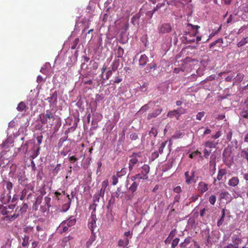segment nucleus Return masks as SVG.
Listing matches in <instances>:
<instances>
[{"label":"nucleus","mask_w":248,"mask_h":248,"mask_svg":"<svg viewBox=\"0 0 248 248\" xmlns=\"http://www.w3.org/2000/svg\"><path fill=\"white\" fill-rule=\"evenodd\" d=\"M16 206V204H10L6 205L3 204L0 205V214L5 216L1 218L3 221L9 223L14 220L7 219L6 218L8 217L12 216V215L14 214L15 211Z\"/></svg>","instance_id":"obj_1"},{"label":"nucleus","mask_w":248,"mask_h":248,"mask_svg":"<svg viewBox=\"0 0 248 248\" xmlns=\"http://www.w3.org/2000/svg\"><path fill=\"white\" fill-rule=\"evenodd\" d=\"M55 112L50 109H47L45 113L41 114L39 115L40 121L42 124H45L47 123H53L55 119Z\"/></svg>","instance_id":"obj_2"},{"label":"nucleus","mask_w":248,"mask_h":248,"mask_svg":"<svg viewBox=\"0 0 248 248\" xmlns=\"http://www.w3.org/2000/svg\"><path fill=\"white\" fill-rule=\"evenodd\" d=\"M28 208V206L27 203H23L20 206H18L16 208L15 211L14 213V214L12 215V216L7 217L6 219L9 220L11 219V220H15L19 216L26 213Z\"/></svg>","instance_id":"obj_3"},{"label":"nucleus","mask_w":248,"mask_h":248,"mask_svg":"<svg viewBox=\"0 0 248 248\" xmlns=\"http://www.w3.org/2000/svg\"><path fill=\"white\" fill-rule=\"evenodd\" d=\"M188 26H190L193 30V35L192 36H191L190 35L188 36V33L186 32L185 35H186V36L185 37V39L187 43L194 42L195 40V36L198 33V30L200 28V26L198 25H193L190 24H189Z\"/></svg>","instance_id":"obj_4"},{"label":"nucleus","mask_w":248,"mask_h":248,"mask_svg":"<svg viewBox=\"0 0 248 248\" xmlns=\"http://www.w3.org/2000/svg\"><path fill=\"white\" fill-rule=\"evenodd\" d=\"M141 155L140 153H133L131 156H130L131 159L129 162V169L130 170H131L136 165L138 161V157H140Z\"/></svg>","instance_id":"obj_5"},{"label":"nucleus","mask_w":248,"mask_h":248,"mask_svg":"<svg viewBox=\"0 0 248 248\" xmlns=\"http://www.w3.org/2000/svg\"><path fill=\"white\" fill-rule=\"evenodd\" d=\"M96 221L97 218L96 214H95L94 213H92L88 224V227L91 231L92 232H93L94 229L97 227Z\"/></svg>","instance_id":"obj_6"},{"label":"nucleus","mask_w":248,"mask_h":248,"mask_svg":"<svg viewBox=\"0 0 248 248\" xmlns=\"http://www.w3.org/2000/svg\"><path fill=\"white\" fill-rule=\"evenodd\" d=\"M11 199V193L6 191L5 189H3L0 193V201L4 204L9 202Z\"/></svg>","instance_id":"obj_7"},{"label":"nucleus","mask_w":248,"mask_h":248,"mask_svg":"<svg viewBox=\"0 0 248 248\" xmlns=\"http://www.w3.org/2000/svg\"><path fill=\"white\" fill-rule=\"evenodd\" d=\"M36 229L37 232H36L35 235L37 238L40 240L43 239L46 235V232L44 228L39 225H37Z\"/></svg>","instance_id":"obj_8"},{"label":"nucleus","mask_w":248,"mask_h":248,"mask_svg":"<svg viewBox=\"0 0 248 248\" xmlns=\"http://www.w3.org/2000/svg\"><path fill=\"white\" fill-rule=\"evenodd\" d=\"M185 176L186 177V182L187 184L189 185L191 184L192 182H196L194 181L195 171L192 170L191 172V175L189 174V171H186L185 173Z\"/></svg>","instance_id":"obj_9"},{"label":"nucleus","mask_w":248,"mask_h":248,"mask_svg":"<svg viewBox=\"0 0 248 248\" xmlns=\"http://www.w3.org/2000/svg\"><path fill=\"white\" fill-rule=\"evenodd\" d=\"M172 30L170 24L164 23L161 25L159 29V32L161 33H169Z\"/></svg>","instance_id":"obj_10"},{"label":"nucleus","mask_w":248,"mask_h":248,"mask_svg":"<svg viewBox=\"0 0 248 248\" xmlns=\"http://www.w3.org/2000/svg\"><path fill=\"white\" fill-rule=\"evenodd\" d=\"M48 102L50 103V106H55L57 102V93L55 91L50 97L47 99Z\"/></svg>","instance_id":"obj_11"},{"label":"nucleus","mask_w":248,"mask_h":248,"mask_svg":"<svg viewBox=\"0 0 248 248\" xmlns=\"http://www.w3.org/2000/svg\"><path fill=\"white\" fill-rule=\"evenodd\" d=\"M218 238L217 237H215V235L213 232H212L210 234H208L207 238L206 240V245H208V244H213V243H215L217 241Z\"/></svg>","instance_id":"obj_12"},{"label":"nucleus","mask_w":248,"mask_h":248,"mask_svg":"<svg viewBox=\"0 0 248 248\" xmlns=\"http://www.w3.org/2000/svg\"><path fill=\"white\" fill-rule=\"evenodd\" d=\"M197 189L200 193L203 194L208 190V185L203 182H201L198 184Z\"/></svg>","instance_id":"obj_13"},{"label":"nucleus","mask_w":248,"mask_h":248,"mask_svg":"<svg viewBox=\"0 0 248 248\" xmlns=\"http://www.w3.org/2000/svg\"><path fill=\"white\" fill-rule=\"evenodd\" d=\"M13 185L10 181L4 180L3 181V188L5 189L7 192L11 193Z\"/></svg>","instance_id":"obj_14"},{"label":"nucleus","mask_w":248,"mask_h":248,"mask_svg":"<svg viewBox=\"0 0 248 248\" xmlns=\"http://www.w3.org/2000/svg\"><path fill=\"white\" fill-rule=\"evenodd\" d=\"M148 178V176H146V175H142V173H141L136 174L135 175L131 177V179L132 181H136L140 182V180H147Z\"/></svg>","instance_id":"obj_15"},{"label":"nucleus","mask_w":248,"mask_h":248,"mask_svg":"<svg viewBox=\"0 0 248 248\" xmlns=\"http://www.w3.org/2000/svg\"><path fill=\"white\" fill-rule=\"evenodd\" d=\"M227 173L226 170L225 169H220L218 170L217 176V179H214V184H215L217 180L218 181L221 180L223 178V177L225 176Z\"/></svg>","instance_id":"obj_16"},{"label":"nucleus","mask_w":248,"mask_h":248,"mask_svg":"<svg viewBox=\"0 0 248 248\" xmlns=\"http://www.w3.org/2000/svg\"><path fill=\"white\" fill-rule=\"evenodd\" d=\"M162 111V108H161L155 110L153 112L148 114L147 116V119L148 120H150L153 118H155L157 117L159 114H160L161 113Z\"/></svg>","instance_id":"obj_17"},{"label":"nucleus","mask_w":248,"mask_h":248,"mask_svg":"<svg viewBox=\"0 0 248 248\" xmlns=\"http://www.w3.org/2000/svg\"><path fill=\"white\" fill-rule=\"evenodd\" d=\"M148 62V58L145 54H142L140 56L139 59V64L140 66H145Z\"/></svg>","instance_id":"obj_18"},{"label":"nucleus","mask_w":248,"mask_h":248,"mask_svg":"<svg viewBox=\"0 0 248 248\" xmlns=\"http://www.w3.org/2000/svg\"><path fill=\"white\" fill-rule=\"evenodd\" d=\"M239 180L237 177H233L229 180L228 185L232 186H235L238 185Z\"/></svg>","instance_id":"obj_19"},{"label":"nucleus","mask_w":248,"mask_h":248,"mask_svg":"<svg viewBox=\"0 0 248 248\" xmlns=\"http://www.w3.org/2000/svg\"><path fill=\"white\" fill-rule=\"evenodd\" d=\"M18 183L22 186H26L27 185V179L23 175H18L17 176Z\"/></svg>","instance_id":"obj_20"},{"label":"nucleus","mask_w":248,"mask_h":248,"mask_svg":"<svg viewBox=\"0 0 248 248\" xmlns=\"http://www.w3.org/2000/svg\"><path fill=\"white\" fill-rule=\"evenodd\" d=\"M225 215H226V210H225V209L223 208V209H222V210L221 211V217L217 222V226L218 227H220V226H221L223 224V223L224 221V217H225Z\"/></svg>","instance_id":"obj_21"},{"label":"nucleus","mask_w":248,"mask_h":248,"mask_svg":"<svg viewBox=\"0 0 248 248\" xmlns=\"http://www.w3.org/2000/svg\"><path fill=\"white\" fill-rule=\"evenodd\" d=\"M133 183L131 186L129 187V190L133 194L137 190L138 186L139 185V182L133 181Z\"/></svg>","instance_id":"obj_22"},{"label":"nucleus","mask_w":248,"mask_h":248,"mask_svg":"<svg viewBox=\"0 0 248 248\" xmlns=\"http://www.w3.org/2000/svg\"><path fill=\"white\" fill-rule=\"evenodd\" d=\"M219 198L220 200L225 199L227 201H230L231 197L228 192L225 191L220 193L219 195Z\"/></svg>","instance_id":"obj_23"},{"label":"nucleus","mask_w":248,"mask_h":248,"mask_svg":"<svg viewBox=\"0 0 248 248\" xmlns=\"http://www.w3.org/2000/svg\"><path fill=\"white\" fill-rule=\"evenodd\" d=\"M192 239L191 237H186L184 241L180 244V247L182 248H186L189 243L192 242Z\"/></svg>","instance_id":"obj_24"},{"label":"nucleus","mask_w":248,"mask_h":248,"mask_svg":"<svg viewBox=\"0 0 248 248\" xmlns=\"http://www.w3.org/2000/svg\"><path fill=\"white\" fill-rule=\"evenodd\" d=\"M67 223V225L68 227H71L74 225L76 223V219L75 218L70 217L69 219L67 221H64L62 222V224H64L65 223Z\"/></svg>","instance_id":"obj_25"},{"label":"nucleus","mask_w":248,"mask_h":248,"mask_svg":"<svg viewBox=\"0 0 248 248\" xmlns=\"http://www.w3.org/2000/svg\"><path fill=\"white\" fill-rule=\"evenodd\" d=\"M51 198L49 197H46L44 198L45 211L49 210L51 207Z\"/></svg>","instance_id":"obj_26"},{"label":"nucleus","mask_w":248,"mask_h":248,"mask_svg":"<svg viewBox=\"0 0 248 248\" xmlns=\"http://www.w3.org/2000/svg\"><path fill=\"white\" fill-rule=\"evenodd\" d=\"M129 243V239L124 238V239H120L118 243V245L119 247H125L128 245Z\"/></svg>","instance_id":"obj_27"},{"label":"nucleus","mask_w":248,"mask_h":248,"mask_svg":"<svg viewBox=\"0 0 248 248\" xmlns=\"http://www.w3.org/2000/svg\"><path fill=\"white\" fill-rule=\"evenodd\" d=\"M95 240V236L93 232H92V234L90 237V238L86 242V246L87 248H89L93 244V243Z\"/></svg>","instance_id":"obj_28"},{"label":"nucleus","mask_w":248,"mask_h":248,"mask_svg":"<svg viewBox=\"0 0 248 248\" xmlns=\"http://www.w3.org/2000/svg\"><path fill=\"white\" fill-rule=\"evenodd\" d=\"M142 171L141 173L142 175H146V176H148L147 174L149 173L150 171V167L149 165L144 164L141 167Z\"/></svg>","instance_id":"obj_29"},{"label":"nucleus","mask_w":248,"mask_h":248,"mask_svg":"<svg viewBox=\"0 0 248 248\" xmlns=\"http://www.w3.org/2000/svg\"><path fill=\"white\" fill-rule=\"evenodd\" d=\"M177 113H178V112L176 111V109L169 111L168 112L167 116L168 117H170L171 118H173L174 117H176L177 118V120H178L179 117H178V114H177Z\"/></svg>","instance_id":"obj_30"},{"label":"nucleus","mask_w":248,"mask_h":248,"mask_svg":"<svg viewBox=\"0 0 248 248\" xmlns=\"http://www.w3.org/2000/svg\"><path fill=\"white\" fill-rule=\"evenodd\" d=\"M232 239L233 244H235L236 245H239L242 243V239L236 235H233L232 237Z\"/></svg>","instance_id":"obj_31"},{"label":"nucleus","mask_w":248,"mask_h":248,"mask_svg":"<svg viewBox=\"0 0 248 248\" xmlns=\"http://www.w3.org/2000/svg\"><path fill=\"white\" fill-rule=\"evenodd\" d=\"M156 68V64L155 62H152L149 64L145 68V72L146 73H150L152 69H155Z\"/></svg>","instance_id":"obj_32"},{"label":"nucleus","mask_w":248,"mask_h":248,"mask_svg":"<svg viewBox=\"0 0 248 248\" xmlns=\"http://www.w3.org/2000/svg\"><path fill=\"white\" fill-rule=\"evenodd\" d=\"M248 43V36L243 38L240 41L237 43V46L240 47L244 46Z\"/></svg>","instance_id":"obj_33"},{"label":"nucleus","mask_w":248,"mask_h":248,"mask_svg":"<svg viewBox=\"0 0 248 248\" xmlns=\"http://www.w3.org/2000/svg\"><path fill=\"white\" fill-rule=\"evenodd\" d=\"M30 237L29 235H24V237H23L22 246L24 247H28L29 245Z\"/></svg>","instance_id":"obj_34"},{"label":"nucleus","mask_w":248,"mask_h":248,"mask_svg":"<svg viewBox=\"0 0 248 248\" xmlns=\"http://www.w3.org/2000/svg\"><path fill=\"white\" fill-rule=\"evenodd\" d=\"M217 145V143H215L214 141H207L205 142L204 145L206 147L212 148H216Z\"/></svg>","instance_id":"obj_35"},{"label":"nucleus","mask_w":248,"mask_h":248,"mask_svg":"<svg viewBox=\"0 0 248 248\" xmlns=\"http://www.w3.org/2000/svg\"><path fill=\"white\" fill-rule=\"evenodd\" d=\"M71 203V199H69V202H68L67 203L62 205V212H66L70 208Z\"/></svg>","instance_id":"obj_36"},{"label":"nucleus","mask_w":248,"mask_h":248,"mask_svg":"<svg viewBox=\"0 0 248 248\" xmlns=\"http://www.w3.org/2000/svg\"><path fill=\"white\" fill-rule=\"evenodd\" d=\"M119 61L118 60H114L111 65V70L113 71H116L118 67H119Z\"/></svg>","instance_id":"obj_37"},{"label":"nucleus","mask_w":248,"mask_h":248,"mask_svg":"<svg viewBox=\"0 0 248 248\" xmlns=\"http://www.w3.org/2000/svg\"><path fill=\"white\" fill-rule=\"evenodd\" d=\"M26 108V104L23 102H20L17 107V109L18 111H23L25 108Z\"/></svg>","instance_id":"obj_38"},{"label":"nucleus","mask_w":248,"mask_h":248,"mask_svg":"<svg viewBox=\"0 0 248 248\" xmlns=\"http://www.w3.org/2000/svg\"><path fill=\"white\" fill-rule=\"evenodd\" d=\"M117 57L118 58H122L124 54V50L121 46H118L117 49Z\"/></svg>","instance_id":"obj_39"},{"label":"nucleus","mask_w":248,"mask_h":248,"mask_svg":"<svg viewBox=\"0 0 248 248\" xmlns=\"http://www.w3.org/2000/svg\"><path fill=\"white\" fill-rule=\"evenodd\" d=\"M124 192L121 187H118L115 196L117 198H121L123 196Z\"/></svg>","instance_id":"obj_40"},{"label":"nucleus","mask_w":248,"mask_h":248,"mask_svg":"<svg viewBox=\"0 0 248 248\" xmlns=\"http://www.w3.org/2000/svg\"><path fill=\"white\" fill-rule=\"evenodd\" d=\"M158 134V130L155 128H152L151 130L149 131V134L150 136H153L155 137Z\"/></svg>","instance_id":"obj_41"},{"label":"nucleus","mask_w":248,"mask_h":248,"mask_svg":"<svg viewBox=\"0 0 248 248\" xmlns=\"http://www.w3.org/2000/svg\"><path fill=\"white\" fill-rule=\"evenodd\" d=\"M178 112V117H180L181 115L185 114L187 112V110L186 108H179L178 109H176Z\"/></svg>","instance_id":"obj_42"},{"label":"nucleus","mask_w":248,"mask_h":248,"mask_svg":"<svg viewBox=\"0 0 248 248\" xmlns=\"http://www.w3.org/2000/svg\"><path fill=\"white\" fill-rule=\"evenodd\" d=\"M28 193V189L25 188L23 190H22V192H21L20 199L21 200H23L25 199L26 195H27Z\"/></svg>","instance_id":"obj_43"},{"label":"nucleus","mask_w":248,"mask_h":248,"mask_svg":"<svg viewBox=\"0 0 248 248\" xmlns=\"http://www.w3.org/2000/svg\"><path fill=\"white\" fill-rule=\"evenodd\" d=\"M33 230V227L27 226L24 228V232L26 233H30Z\"/></svg>","instance_id":"obj_44"},{"label":"nucleus","mask_w":248,"mask_h":248,"mask_svg":"<svg viewBox=\"0 0 248 248\" xmlns=\"http://www.w3.org/2000/svg\"><path fill=\"white\" fill-rule=\"evenodd\" d=\"M201 153L198 150H197L196 151H194L192 152L191 154L189 155V157L190 158H193L195 156H196L198 155H199L201 157H202V156L201 155Z\"/></svg>","instance_id":"obj_45"},{"label":"nucleus","mask_w":248,"mask_h":248,"mask_svg":"<svg viewBox=\"0 0 248 248\" xmlns=\"http://www.w3.org/2000/svg\"><path fill=\"white\" fill-rule=\"evenodd\" d=\"M167 143V141H164V142H163L161 143L160 146L159 148V151H158V153L159 154H162L163 153L164 148L166 146Z\"/></svg>","instance_id":"obj_46"},{"label":"nucleus","mask_w":248,"mask_h":248,"mask_svg":"<svg viewBox=\"0 0 248 248\" xmlns=\"http://www.w3.org/2000/svg\"><path fill=\"white\" fill-rule=\"evenodd\" d=\"M119 172H118L117 175H113L112 177V184L113 186L116 185L118 182V177H119L120 176L119 175Z\"/></svg>","instance_id":"obj_47"},{"label":"nucleus","mask_w":248,"mask_h":248,"mask_svg":"<svg viewBox=\"0 0 248 248\" xmlns=\"http://www.w3.org/2000/svg\"><path fill=\"white\" fill-rule=\"evenodd\" d=\"M209 202L212 205H214L216 202V197L214 195H211L209 198Z\"/></svg>","instance_id":"obj_48"},{"label":"nucleus","mask_w":248,"mask_h":248,"mask_svg":"<svg viewBox=\"0 0 248 248\" xmlns=\"http://www.w3.org/2000/svg\"><path fill=\"white\" fill-rule=\"evenodd\" d=\"M139 17H140V16L138 15H135V16H133L132 17L131 20V23L133 25H135L136 24H137L138 22Z\"/></svg>","instance_id":"obj_49"},{"label":"nucleus","mask_w":248,"mask_h":248,"mask_svg":"<svg viewBox=\"0 0 248 248\" xmlns=\"http://www.w3.org/2000/svg\"><path fill=\"white\" fill-rule=\"evenodd\" d=\"M179 241L180 239L178 238H176L173 240L171 243V248H175L178 245Z\"/></svg>","instance_id":"obj_50"},{"label":"nucleus","mask_w":248,"mask_h":248,"mask_svg":"<svg viewBox=\"0 0 248 248\" xmlns=\"http://www.w3.org/2000/svg\"><path fill=\"white\" fill-rule=\"evenodd\" d=\"M78 42H79V39L78 38H77L74 40V41H73V42L72 44V46L71 47L72 49H74L76 48L77 45L78 43Z\"/></svg>","instance_id":"obj_51"},{"label":"nucleus","mask_w":248,"mask_h":248,"mask_svg":"<svg viewBox=\"0 0 248 248\" xmlns=\"http://www.w3.org/2000/svg\"><path fill=\"white\" fill-rule=\"evenodd\" d=\"M217 43H223L222 39H221V38L218 39L216 41L213 42V43H211L209 45L210 48H212V47H213Z\"/></svg>","instance_id":"obj_52"},{"label":"nucleus","mask_w":248,"mask_h":248,"mask_svg":"<svg viewBox=\"0 0 248 248\" xmlns=\"http://www.w3.org/2000/svg\"><path fill=\"white\" fill-rule=\"evenodd\" d=\"M130 138L132 140H135L138 139V135L136 133L133 132L130 134Z\"/></svg>","instance_id":"obj_53"},{"label":"nucleus","mask_w":248,"mask_h":248,"mask_svg":"<svg viewBox=\"0 0 248 248\" xmlns=\"http://www.w3.org/2000/svg\"><path fill=\"white\" fill-rule=\"evenodd\" d=\"M240 115L241 117L248 119V111H242L241 112Z\"/></svg>","instance_id":"obj_54"},{"label":"nucleus","mask_w":248,"mask_h":248,"mask_svg":"<svg viewBox=\"0 0 248 248\" xmlns=\"http://www.w3.org/2000/svg\"><path fill=\"white\" fill-rule=\"evenodd\" d=\"M101 197L99 195L97 194L94 195L93 197V203H96V202H99L100 198Z\"/></svg>","instance_id":"obj_55"},{"label":"nucleus","mask_w":248,"mask_h":248,"mask_svg":"<svg viewBox=\"0 0 248 248\" xmlns=\"http://www.w3.org/2000/svg\"><path fill=\"white\" fill-rule=\"evenodd\" d=\"M204 112H199L196 115V119L198 120H201L202 118L204 116Z\"/></svg>","instance_id":"obj_56"},{"label":"nucleus","mask_w":248,"mask_h":248,"mask_svg":"<svg viewBox=\"0 0 248 248\" xmlns=\"http://www.w3.org/2000/svg\"><path fill=\"white\" fill-rule=\"evenodd\" d=\"M149 107L148 104H146L143 107L141 108L140 110H139V112H145L147 110L149 109Z\"/></svg>","instance_id":"obj_57"},{"label":"nucleus","mask_w":248,"mask_h":248,"mask_svg":"<svg viewBox=\"0 0 248 248\" xmlns=\"http://www.w3.org/2000/svg\"><path fill=\"white\" fill-rule=\"evenodd\" d=\"M132 234H133L132 232H131L130 231H129L124 232V238H128V237H129L131 238H132Z\"/></svg>","instance_id":"obj_58"},{"label":"nucleus","mask_w":248,"mask_h":248,"mask_svg":"<svg viewBox=\"0 0 248 248\" xmlns=\"http://www.w3.org/2000/svg\"><path fill=\"white\" fill-rule=\"evenodd\" d=\"M199 195L198 194H195L193 195L189 198L190 202H194L198 199Z\"/></svg>","instance_id":"obj_59"},{"label":"nucleus","mask_w":248,"mask_h":248,"mask_svg":"<svg viewBox=\"0 0 248 248\" xmlns=\"http://www.w3.org/2000/svg\"><path fill=\"white\" fill-rule=\"evenodd\" d=\"M97 205V204L96 203H93L92 205L90 206L89 209L90 210H93L92 213H94V214H95L96 208Z\"/></svg>","instance_id":"obj_60"},{"label":"nucleus","mask_w":248,"mask_h":248,"mask_svg":"<svg viewBox=\"0 0 248 248\" xmlns=\"http://www.w3.org/2000/svg\"><path fill=\"white\" fill-rule=\"evenodd\" d=\"M108 180H104L102 183L101 188L106 190L107 187L108 186Z\"/></svg>","instance_id":"obj_61"},{"label":"nucleus","mask_w":248,"mask_h":248,"mask_svg":"<svg viewBox=\"0 0 248 248\" xmlns=\"http://www.w3.org/2000/svg\"><path fill=\"white\" fill-rule=\"evenodd\" d=\"M82 82L84 85H91L93 83V81L92 79H83L82 80Z\"/></svg>","instance_id":"obj_62"},{"label":"nucleus","mask_w":248,"mask_h":248,"mask_svg":"<svg viewBox=\"0 0 248 248\" xmlns=\"http://www.w3.org/2000/svg\"><path fill=\"white\" fill-rule=\"evenodd\" d=\"M210 153H211V150L209 151V150H208L206 149H205L204 150V156L206 158H208V156L210 155Z\"/></svg>","instance_id":"obj_63"},{"label":"nucleus","mask_w":248,"mask_h":248,"mask_svg":"<svg viewBox=\"0 0 248 248\" xmlns=\"http://www.w3.org/2000/svg\"><path fill=\"white\" fill-rule=\"evenodd\" d=\"M173 191L174 192L176 193H180L182 192V189L180 186H177L176 187H174L173 189Z\"/></svg>","instance_id":"obj_64"}]
</instances>
